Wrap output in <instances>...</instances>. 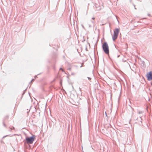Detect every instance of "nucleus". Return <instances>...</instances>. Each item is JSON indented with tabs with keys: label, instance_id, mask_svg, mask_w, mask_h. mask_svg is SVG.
I'll return each mask as SVG.
<instances>
[{
	"label": "nucleus",
	"instance_id": "10",
	"mask_svg": "<svg viewBox=\"0 0 152 152\" xmlns=\"http://www.w3.org/2000/svg\"><path fill=\"white\" fill-rule=\"evenodd\" d=\"M88 26H89V27H90H90H91V25H90V24H89V25H88Z\"/></svg>",
	"mask_w": 152,
	"mask_h": 152
},
{
	"label": "nucleus",
	"instance_id": "3",
	"mask_svg": "<svg viewBox=\"0 0 152 152\" xmlns=\"http://www.w3.org/2000/svg\"><path fill=\"white\" fill-rule=\"evenodd\" d=\"M34 137L33 136L30 137H26V140L27 143L32 144L34 141Z\"/></svg>",
	"mask_w": 152,
	"mask_h": 152
},
{
	"label": "nucleus",
	"instance_id": "14",
	"mask_svg": "<svg viewBox=\"0 0 152 152\" xmlns=\"http://www.w3.org/2000/svg\"><path fill=\"white\" fill-rule=\"evenodd\" d=\"M71 74L72 75H75V74L74 73H72Z\"/></svg>",
	"mask_w": 152,
	"mask_h": 152
},
{
	"label": "nucleus",
	"instance_id": "17",
	"mask_svg": "<svg viewBox=\"0 0 152 152\" xmlns=\"http://www.w3.org/2000/svg\"><path fill=\"white\" fill-rule=\"evenodd\" d=\"M8 118V116H6V118Z\"/></svg>",
	"mask_w": 152,
	"mask_h": 152
},
{
	"label": "nucleus",
	"instance_id": "2",
	"mask_svg": "<svg viewBox=\"0 0 152 152\" xmlns=\"http://www.w3.org/2000/svg\"><path fill=\"white\" fill-rule=\"evenodd\" d=\"M119 31V28H116L114 30L113 35L112 37L113 41H115L117 39Z\"/></svg>",
	"mask_w": 152,
	"mask_h": 152
},
{
	"label": "nucleus",
	"instance_id": "9",
	"mask_svg": "<svg viewBox=\"0 0 152 152\" xmlns=\"http://www.w3.org/2000/svg\"><path fill=\"white\" fill-rule=\"evenodd\" d=\"M3 125L4 126H6V125L5 124L4 122H3Z\"/></svg>",
	"mask_w": 152,
	"mask_h": 152
},
{
	"label": "nucleus",
	"instance_id": "1",
	"mask_svg": "<svg viewBox=\"0 0 152 152\" xmlns=\"http://www.w3.org/2000/svg\"><path fill=\"white\" fill-rule=\"evenodd\" d=\"M102 48L104 52L106 54L109 53V49L108 44L106 42H104L102 45Z\"/></svg>",
	"mask_w": 152,
	"mask_h": 152
},
{
	"label": "nucleus",
	"instance_id": "25",
	"mask_svg": "<svg viewBox=\"0 0 152 152\" xmlns=\"http://www.w3.org/2000/svg\"><path fill=\"white\" fill-rule=\"evenodd\" d=\"M141 118V117H140V118Z\"/></svg>",
	"mask_w": 152,
	"mask_h": 152
},
{
	"label": "nucleus",
	"instance_id": "13",
	"mask_svg": "<svg viewBox=\"0 0 152 152\" xmlns=\"http://www.w3.org/2000/svg\"><path fill=\"white\" fill-rule=\"evenodd\" d=\"M60 70H62V71L63 72H64L63 70V69H62V68H60Z\"/></svg>",
	"mask_w": 152,
	"mask_h": 152
},
{
	"label": "nucleus",
	"instance_id": "23",
	"mask_svg": "<svg viewBox=\"0 0 152 152\" xmlns=\"http://www.w3.org/2000/svg\"><path fill=\"white\" fill-rule=\"evenodd\" d=\"M105 114L106 115L107 114H106V112H105Z\"/></svg>",
	"mask_w": 152,
	"mask_h": 152
},
{
	"label": "nucleus",
	"instance_id": "18",
	"mask_svg": "<svg viewBox=\"0 0 152 152\" xmlns=\"http://www.w3.org/2000/svg\"><path fill=\"white\" fill-rule=\"evenodd\" d=\"M100 10V8L99 9H97V10Z\"/></svg>",
	"mask_w": 152,
	"mask_h": 152
},
{
	"label": "nucleus",
	"instance_id": "26",
	"mask_svg": "<svg viewBox=\"0 0 152 152\" xmlns=\"http://www.w3.org/2000/svg\"><path fill=\"white\" fill-rule=\"evenodd\" d=\"M13 129H14V127H13Z\"/></svg>",
	"mask_w": 152,
	"mask_h": 152
},
{
	"label": "nucleus",
	"instance_id": "24",
	"mask_svg": "<svg viewBox=\"0 0 152 152\" xmlns=\"http://www.w3.org/2000/svg\"><path fill=\"white\" fill-rule=\"evenodd\" d=\"M135 9H136L135 7Z\"/></svg>",
	"mask_w": 152,
	"mask_h": 152
},
{
	"label": "nucleus",
	"instance_id": "4",
	"mask_svg": "<svg viewBox=\"0 0 152 152\" xmlns=\"http://www.w3.org/2000/svg\"><path fill=\"white\" fill-rule=\"evenodd\" d=\"M146 76L148 80L150 81L152 80V72H150L146 74Z\"/></svg>",
	"mask_w": 152,
	"mask_h": 152
},
{
	"label": "nucleus",
	"instance_id": "5",
	"mask_svg": "<svg viewBox=\"0 0 152 152\" xmlns=\"http://www.w3.org/2000/svg\"><path fill=\"white\" fill-rule=\"evenodd\" d=\"M138 112L139 114H142V111H138Z\"/></svg>",
	"mask_w": 152,
	"mask_h": 152
},
{
	"label": "nucleus",
	"instance_id": "12",
	"mask_svg": "<svg viewBox=\"0 0 152 152\" xmlns=\"http://www.w3.org/2000/svg\"><path fill=\"white\" fill-rule=\"evenodd\" d=\"M8 136V135H6V136H4L3 137V138H5V137H6Z\"/></svg>",
	"mask_w": 152,
	"mask_h": 152
},
{
	"label": "nucleus",
	"instance_id": "7",
	"mask_svg": "<svg viewBox=\"0 0 152 152\" xmlns=\"http://www.w3.org/2000/svg\"><path fill=\"white\" fill-rule=\"evenodd\" d=\"M34 79H32L31 80V82H30V83H31L32 82L34 81Z\"/></svg>",
	"mask_w": 152,
	"mask_h": 152
},
{
	"label": "nucleus",
	"instance_id": "21",
	"mask_svg": "<svg viewBox=\"0 0 152 152\" xmlns=\"http://www.w3.org/2000/svg\"><path fill=\"white\" fill-rule=\"evenodd\" d=\"M88 111H89V108H88Z\"/></svg>",
	"mask_w": 152,
	"mask_h": 152
},
{
	"label": "nucleus",
	"instance_id": "6",
	"mask_svg": "<svg viewBox=\"0 0 152 152\" xmlns=\"http://www.w3.org/2000/svg\"><path fill=\"white\" fill-rule=\"evenodd\" d=\"M67 69L68 70H69L71 71V68H68Z\"/></svg>",
	"mask_w": 152,
	"mask_h": 152
},
{
	"label": "nucleus",
	"instance_id": "11",
	"mask_svg": "<svg viewBox=\"0 0 152 152\" xmlns=\"http://www.w3.org/2000/svg\"><path fill=\"white\" fill-rule=\"evenodd\" d=\"M82 27L84 29V28H84V26H83V25H82Z\"/></svg>",
	"mask_w": 152,
	"mask_h": 152
},
{
	"label": "nucleus",
	"instance_id": "16",
	"mask_svg": "<svg viewBox=\"0 0 152 152\" xmlns=\"http://www.w3.org/2000/svg\"><path fill=\"white\" fill-rule=\"evenodd\" d=\"M92 19H93V20H94V19H95V18H94H94H92Z\"/></svg>",
	"mask_w": 152,
	"mask_h": 152
},
{
	"label": "nucleus",
	"instance_id": "20",
	"mask_svg": "<svg viewBox=\"0 0 152 152\" xmlns=\"http://www.w3.org/2000/svg\"><path fill=\"white\" fill-rule=\"evenodd\" d=\"M119 55L118 56V57H119Z\"/></svg>",
	"mask_w": 152,
	"mask_h": 152
},
{
	"label": "nucleus",
	"instance_id": "22",
	"mask_svg": "<svg viewBox=\"0 0 152 152\" xmlns=\"http://www.w3.org/2000/svg\"><path fill=\"white\" fill-rule=\"evenodd\" d=\"M82 66L81 65V66H80V67H82Z\"/></svg>",
	"mask_w": 152,
	"mask_h": 152
},
{
	"label": "nucleus",
	"instance_id": "15",
	"mask_svg": "<svg viewBox=\"0 0 152 152\" xmlns=\"http://www.w3.org/2000/svg\"><path fill=\"white\" fill-rule=\"evenodd\" d=\"M88 78L89 79V80H91V78L89 77H88Z\"/></svg>",
	"mask_w": 152,
	"mask_h": 152
},
{
	"label": "nucleus",
	"instance_id": "19",
	"mask_svg": "<svg viewBox=\"0 0 152 152\" xmlns=\"http://www.w3.org/2000/svg\"><path fill=\"white\" fill-rule=\"evenodd\" d=\"M37 77V76H35V77Z\"/></svg>",
	"mask_w": 152,
	"mask_h": 152
},
{
	"label": "nucleus",
	"instance_id": "8",
	"mask_svg": "<svg viewBox=\"0 0 152 152\" xmlns=\"http://www.w3.org/2000/svg\"><path fill=\"white\" fill-rule=\"evenodd\" d=\"M91 22H92V23H93V24H94V21L93 20V21H91Z\"/></svg>",
	"mask_w": 152,
	"mask_h": 152
}]
</instances>
